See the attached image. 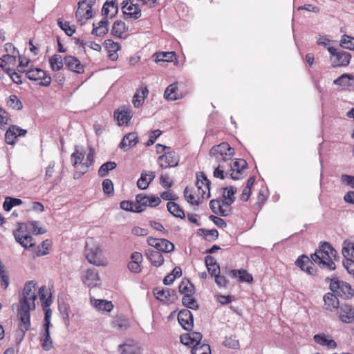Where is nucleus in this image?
<instances>
[{"instance_id": "2eb2a0df", "label": "nucleus", "mask_w": 354, "mask_h": 354, "mask_svg": "<svg viewBox=\"0 0 354 354\" xmlns=\"http://www.w3.org/2000/svg\"><path fill=\"white\" fill-rule=\"evenodd\" d=\"M203 338V335L200 332H192L190 333H185L181 335L180 337V342L187 346L192 349L194 346H196L201 343Z\"/></svg>"}, {"instance_id": "0e129e2a", "label": "nucleus", "mask_w": 354, "mask_h": 354, "mask_svg": "<svg viewBox=\"0 0 354 354\" xmlns=\"http://www.w3.org/2000/svg\"><path fill=\"white\" fill-rule=\"evenodd\" d=\"M46 286H41L39 290V293L40 295V299L42 301L43 308H48L53 302L52 297L50 296L48 298L46 299Z\"/></svg>"}, {"instance_id": "6ab92c4d", "label": "nucleus", "mask_w": 354, "mask_h": 354, "mask_svg": "<svg viewBox=\"0 0 354 354\" xmlns=\"http://www.w3.org/2000/svg\"><path fill=\"white\" fill-rule=\"evenodd\" d=\"M227 274L232 278H238L240 282H246L250 283L253 281L252 275L248 273L245 270H230Z\"/></svg>"}, {"instance_id": "bb28decb", "label": "nucleus", "mask_w": 354, "mask_h": 354, "mask_svg": "<svg viewBox=\"0 0 354 354\" xmlns=\"http://www.w3.org/2000/svg\"><path fill=\"white\" fill-rule=\"evenodd\" d=\"M129 28L124 21L116 20L113 24L111 35L119 38H122V34L127 32Z\"/></svg>"}, {"instance_id": "09e8293b", "label": "nucleus", "mask_w": 354, "mask_h": 354, "mask_svg": "<svg viewBox=\"0 0 354 354\" xmlns=\"http://www.w3.org/2000/svg\"><path fill=\"white\" fill-rule=\"evenodd\" d=\"M85 152L83 151H80L78 146L75 145V151L71 154V161L73 162V167H76L79 163H81L84 159Z\"/></svg>"}, {"instance_id": "412c9836", "label": "nucleus", "mask_w": 354, "mask_h": 354, "mask_svg": "<svg viewBox=\"0 0 354 354\" xmlns=\"http://www.w3.org/2000/svg\"><path fill=\"white\" fill-rule=\"evenodd\" d=\"M21 322L24 324L23 327H20L16 333V340L17 344L21 343L26 335V333L30 328V316L27 315V319H24V315H19Z\"/></svg>"}, {"instance_id": "f257e3e1", "label": "nucleus", "mask_w": 354, "mask_h": 354, "mask_svg": "<svg viewBox=\"0 0 354 354\" xmlns=\"http://www.w3.org/2000/svg\"><path fill=\"white\" fill-rule=\"evenodd\" d=\"M35 286V283L33 281L27 282L24 288L22 297L19 299L20 308L18 310V314L24 315V319H27V315L30 316L31 304L35 308V301L37 299Z\"/></svg>"}, {"instance_id": "5fc2aeb1", "label": "nucleus", "mask_w": 354, "mask_h": 354, "mask_svg": "<svg viewBox=\"0 0 354 354\" xmlns=\"http://www.w3.org/2000/svg\"><path fill=\"white\" fill-rule=\"evenodd\" d=\"M192 354H211L210 346L207 344L201 343L191 351Z\"/></svg>"}, {"instance_id": "e433bc0d", "label": "nucleus", "mask_w": 354, "mask_h": 354, "mask_svg": "<svg viewBox=\"0 0 354 354\" xmlns=\"http://www.w3.org/2000/svg\"><path fill=\"white\" fill-rule=\"evenodd\" d=\"M192 295H184L182 298L183 305L186 307L185 309L198 310L199 308V305Z\"/></svg>"}, {"instance_id": "680f3d73", "label": "nucleus", "mask_w": 354, "mask_h": 354, "mask_svg": "<svg viewBox=\"0 0 354 354\" xmlns=\"http://www.w3.org/2000/svg\"><path fill=\"white\" fill-rule=\"evenodd\" d=\"M209 156L214 157L216 161L219 163L225 162V159H224L223 153L220 151L219 146L218 145L212 147L209 151Z\"/></svg>"}, {"instance_id": "49530a36", "label": "nucleus", "mask_w": 354, "mask_h": 354, "mask_svg": "<svg viewBox=\"0 0 354 354\" xmlns=\"http://www.w3.org/2000/svg\"><path fill=\"white\" fill-rule=\"evenodd\" d=\"M184 197L186 201L193 205H198L200 204L199 200H196L193 194V189L187 186L183 192Z\"/></svg>"}, {"instance_id": "37998d69", "label": "nucleus", "mask_w": 354, "mask_h": 354, "mask_svg": "<svg viewBox=\"0 0 354 354\" xmlns=\"http://www.w3.org/2000/svg\"><path fill=\"white\" fill-rule=\"evenodd\" d=\"M50 241L46 239L43 241L37 248L35 247L34 252L36 257H41L48 254Z\"/></svg>"}, {"instance_id": "c85d7f7f", "label": "nucleus", "mask_w": 354, "mask_h": 354, "mask_svg": "<svg viewBox=\"0 0 354 354\" xmlns=\"http://www.w3.org/2000/svg\"><path fill=\"white\" fill-rule=\"evenodd\" d=\"M342 253L346 260H351L354 263V243L348 240L344 241Z\"/></svg>"}, {"instance_id": "f704fd0d", "label": "nucleus", "mask_w": 354, "mask_h": 354, "mask_svg": "<svg viewBox=\"0 0 354 354\" xmlns=\"http://www.w3.org/2000/svg\"><path fill=\"white\" fill-rule=\"evenodd\" d=\"M64 64V59H62V56L59 54H55L49 59V64L53 71L61 70Z\"/></svg>"}, {"instance_id": "f8f14e48", "label": "nucleus", "mask_w": 354, "mask_h": 354, "mask_svg": "<svg viewBox=\"0 0 354 354\" xmlns=\"http://www.w3.org/2000/svg\"><path fill=\"white\" fill-rule=\"evenodd\" d=\"M211 182L203 172L196 174V186L197 187L198 194L202 198H209L210 197Z\"/></svg>"}, {"instance_id": "cd10ccee", "label": "nucleus", "mask_w": 354, "mask_h": 354, "mask_svg": "<svg viewBox=\"0 0 354 354\" xmlns=\"http://www.w3.org/2000/svg\"><path fill=\"white\" fill-rule=\"evenodd\" d=\"M44 332L41 337V346L46 351H50L53 347V340L50 335V326H44Z\"/></svg>"}, {"instance_id": "6e6552de", "label": "nucleus", "mask_w": 354, "mask_h": 354, "mask_svg": "<svg viewBox=\"0 0 354 354\" xmlns=\"http://www.w3.org/2000/svg\"><path fill=\"white\" fill-rule=\"evenodd\" d=\"M149 245L156 248L158 252L169 253L174 250V245L166 239H157L149 236L147 239Z\"/></svg>"}, {"instance_id": "4c0bfd02", "label": "nucleus", "mask_w": 354, "mask_h": 354, "mask_svg": "<svg viewBox=\"0 0 354 354\" xmlns=\"http://www.w3.org/2000/svg\"><path fill=\"white\" fill-rule=\"evenodd\" d=\"M117 164L113 161H109L102 164L98 169V176L100 177H105L108 175L109 171L115 169Z\"/></svg>"}, {"instance_id": "20e7f679", "label": "nucleus", "mask_w": 354, "mask_h": 354, "mask_svg": "<svg viewBox=\"0 0 354 354\" xmlns=\"http://www.w3.org/2000/svg\"><path fill=\"white\" fill-rule=\"evenodd\" d=\"M84 254L86 260L91 264L97 266H106V261L100 243L94 241L93 239L90 242H86Z\"/></svg>"}, {"instance_id": "9b49d317", "label": "nucleus", "mask_w": 354, "mask_h": 354, "mask_svg": "<svg viewBox=\"0 0 354 354\" xmlns=\"http://www.w3.org/2000/svg\"><path fill=\"white\" fill-rule=\"evenodd\" d=\"M92 6L88 3L86 0L80 1L75 12V17L77 21H82L83 19H85L84 21L81 22V25H83L86 24V20L92 18Z\"/></svg>"}, {"instance_id": "e2e57ef3", "label": "nucleus", "mask_w": 354, "mask_h": 354, "mask_svg": "<svg viewBox=\"0 0 354 354\" xmlns=\"http://www.w3.org/2000/svg\"><path fill=\"white\" fill-rule=\"evenodd\" d=\"M10 118L9 113L2 107H0V129H5V126L8 124Z\"/></svg>"}, {"instance_id": "0eeeda50", "label": "nucleus", "mask_w": 354, "mask_h": 354, "mask_svg": "<svg viewBox=\"0 0 354 354\" xmlns=\"http://www.w3.org/2000/svg\"><path fill=\"white\" fill-rule=\"evenodd\" d=\"M136 0H124L122 3V12L124 15V19L129 18L134 20L141 17V9L138 3H134Z\"/></svg>"}, {"instance_id": "6e6d98bb", "label": "nucleus", "mask_w": 354, "mask_h": 354, "mask_svg": "<svg viewBox=\"0 0 354 354\" xmlns=\"http://www.w3.org/2000/svg\"><path fill=\"white\" fill-rule=\"evenodd\" d=\"M121 354H139V348L135 344H124L120 346Z\"/></svg>"}, {"instance_id": "1a4fd4ad", "label": "nucleus", "mask_w": 354, "mask_h": 354, "mask_svg": "<svg viewBox=\"0 0 354 354\" xmlns=\"http://www.w3.org/2000/svg\"><path fill=\"white\" fill-rule=\"evenodd\" d=\"M26 77L32 81H37L40 80L39 83L40 86H48L51 83V77L46 71L35 68L28 70L26 73Z\"/></svg>"}, {"instance_id": "f03ea898", "label": "nucleus", "mask_w": 354, "mask_h": 354, "mask_svg": "<svg viewBox=\"0 0 354 354\" xmlns=\"http://www.w3.org/2000/svg\"><path fill=\"white\" fill-rule=\"evenodd\" d=\"M333 246L329 243L321 242L319 248L310 255V257L320 268L335 270L336 269L335 262L333 260L326 261L330 259V252Z\"/></svg>"}, {"instance_id": "774afa93", "label": "nucleus", "mask_w": 354, "mask_h": 354, "mask_svg": "<svg viewBox=\"0 0 354 354\" xmlns=\"http://www.w3.org/2000/svg\"><path fill=\"white\" fill-rule=\"evenodd\" d=\"M28 225L31 227L32 233L35 235L43 234L46 232V230L39 227V221H30L28 223Z\"/></svg>"}, {"instance_id": "4468645a", "label": "nucleus", "mask_w": 354, "mask_h": 354, "mask_svg": "<svg viewBox=\"0 0 354 354\" xmlns=\"http://www.w3.org/2000/svg\"><path fill=\"white\" fill-rule=\"evenodd\" d=\"M178 321L187 331H191L194 327L193 315L189 309H182L178 314Z\"/></svg>"}, {"instance_id": "aec40b11", "label": "nucleus", "mask_w": 354, "mask_h": 354, "mask_svg": "<svg viewBox=\"0 0 354 354\" xmlns=\"http://www.w3.org/2000/svg\"><path fill=\"white\" fill-rule=\"evenodd\" d=\"M145 254L155 267H160L164 263L165 259L160 252L148 249L145 250Z\"/></svg>"}, {"instance_id": "864d4df0", "label": "nucleus", "mask_w": 354, "mask_h": 354, "mask_svg": "<svg viewBox=\"0 0 354 354\" xmlns=\"http://www.w3.org/2000/svg\"><path fill=\"white\" fill-rule=\"evenodd\" d=\"M223 345L228 348L239 349L240 348L239 342L234 336L225 337Z\"/></svg>"}, {"instance_id": "c03bdc74", "label": "nucleus", "mask_w": 354, "mask_h": 354, "mask_svg": "<svg viewBox=\"0 0 354 354\" xmlns=\"http://www.w3.org/2000/svg\"><path fill=\"white\" fill-rule=\"evenodd\" d=\"M230 171L237 173H242L248 167V162L244 159H237L232 164H230Z\"/></svg>"}, {"instance_id": "4d7b16f0", "label": "nucleus", "mask_w": 354, "mask_h": 354, "mask_svg": "<svg viewBox=\"0 0 354 354\" xmlns=\"http://www.w3.org/2000/svg\"><path fill=\"white\" fill-rule=\"evenodd\" d=\"M342 48L354 50V38L347 35H344L340 41Z\"/></svg>"}, {"instance_id": "dca6fc26", "label": "nucleus", "mask_w": 354, "mask_h": 354, "mask_svg": "<svg viewBox=\"0 0 354 354\" xmlns=\"http://www.w3.org/2000/svg\"><path fill=\"white\" fill-rule=\"evenodd\" d=\"M64 62L68 69L77 74H82L84 71V66L80 61L74 56L66 55L64 57Z\"/></svg>"}, {"instance_id": "bf43d9fd", "label": "nucleus", "mask_w": 354, "mask_h": 354, "mask_svg": "<svg viewBox=\"0 0 354 354\" xmlns=\"http://www.w3.org/2000/svg\"><path fill=\"white\" fill-rule=\"evenodd\" d=\"M13 236L15 237V241L19 243L23 248H26L27 246L24 243V241H33V238L29 234H17V232H13Z\"/></svg>"}, {"instance_id": "a211bd4d", "label": "nucleus", "mask_w": 354, "mask_h": 354, "mask_svg": "<svg viewBox=\"0 0 354 354\" xmlns=\"http://www.w3.org/2000/svg\"><path fill=\"white\" fill-rule=\"evenodd\" d=\"M139 141L137 133L131 132L126 134L121 140L119 147L124 151L135 147Z\"/></svg>"}, {"instance_id": "ddd939ff", "label": "nucleus", "mask_w": 354, "mask_h": 354, "mask_svg": "<svg viewBox=\"0 0 354 354\" xmlns=\"http://www.w3.org/2000/svg\"><path fill=\"white\" fill-rule=\"evenodd\" d=\"M337 315L340 321L351 324L354 321V308L348 304H340L337 309Z\"/></svg>"}, {"instance_id": "338daca9", "label": "nucleus", "mask_w": 354, "mask_h": 354, "mask_svg": "<svg viewBox=\"0 0 354 354\" xmlns=\"http://www.w3.org/2000/svg\"><path fill=\"white\" fill-rule=\"evenodd\" d=\"M104 45L105 48H106L109 50V53H116L121 48L119 43L114 42L112 39H106L104 42Z\"/></svg>"}, {"instance_id": "13d9d810", "label": "nucleus", "mask_w": 354, "mask_h": 354, "mask_svg": "<svg viewBox=\"0 0 354 354\" xmlns=\"http://www.w3.org/2000/svg\"><path fill=\"white\" fill-rule=\"evenodd\" d=\"M223 189L224 191H227V195H225V194H223V198L225 200H230V203H234L236 199L234 194L236 193L237 189L235 187L229 186L223 187Z\"/></svg>"}, {"instance_id": "de8ad7c7", "label": "nucleus", "mask_w": 354, "mask_h": 354, "mask_svg": "<svg viewBox=\"0 0 354 354\" xmlns=\"http://www.w3.org/2000/svg\"><path fill=\"white\" fill-rule=\"evenodd\" d=\"M167 288H160L159 287H156L153 289V294L155 296L156 299L160 301L161 302H164L167 304Z\"/></svg>"}, {"instance_id": "7ed1b4c3", "label": "nucleus", "mask_w": 354, "mask_h": 354, "mask_svg": "<svg viewBox=\"0 0 354 354\" xmlns=\"http://www.w3.org/2000/svg\"><path fill=\"white\" fill-rule=\"evenodd\" d=\"M326 283H329V289L334 292L337 297L344 299H351L354 297V290L351 286L339 279L336 274L325 279Z\"/></svg>"}, {"instance_id": "423d86ee", "label": "nucleus", "mask_w": 354, "mask_h": 354, "mask_svg": "<svg viewBox=\"0 0 354 354\" xmlns=\"http://www.w3.org/2000/svg\"><path fill=\"white\" fill-rule=\"evenodd\" d=\"M330 55V62L333 67L347 66L351 59V55L346 51H337L335 47L328 48Z\"/></svg>"}, {"instance_id": "39448f33", "label": "nucleus", "mask_w": 354, "mask_h": 354, "mask_svg": "<svg viewBox=\"0 0 354 354\" xmlns=\"http://www.w3.org/2000/svg\"><path fill=\"white\" fill-rule=\"evenodd\" d=\"M112 7V8L114 10L113 12L111 13L110 17L111 19L115 17V15L118 14V6L117 0H111V1H106L102 8V15L103 16V18L100 21L98 22L97 26H95V28H105V32H109V8Z\"/></svg>"}, {"instance_id": "a18cd8bd", "label": "nucleus", "mask_w": 354, "mask_h": 354, "mask_svg": "<svg viewBox=\"0 0 354 354\" xmlns=\"http://www.w3.org/2000/svg\"><path fill=\"white\" fill-rule=\"evenodd\" d=\"M14 125H11L6 131L5 141L8 145H14L17 142V133L15 132Z\"/></svg>"}, {"instance_id": "3c124183", "label": "nucleus", "mask_w": 354, "mask_h": 354, "mask_svg": "<svg viewBox=\"0 0 354 354\" xmlns=\"http://www.w3.org/2000/svg\"><path fill=\"white\" fill-rule=\"evenodd\" d=\"M57 26L69 37H71L75 32V28L71 27L69 22H64L62 18L57 19Z\"/></svg>"}, {"instance_id": "69168bd1", "label": "nucleus", "mask_w": 354, "mask_h": 354, "mask_svg": "<svg viewBox=\"0 0 354 354\" xmlns=\"http://www.w3.org/2000/svg\"><path fill=\"white\" fill-rule=\"evenodd\" d=\"M94 162V151L93 149H90L87 156L86 161L82 165V167L84 168L83 174L87 172L88 168L93 165Z\"/></svg>"}, {"instance_id": "72a5a7b5", "label": "nucleus", "mask_w": 354, "mask_h": 354, "mask_svg": "<svg viewBox=\"0 0 354 354\" xmlns=\"http://www.w3.org/2000/svg\"><path fill=\"white\" fill-rule=\"evenodd\" d=\"M197 233L200 236H203V238L209 242L214 241L218 237V232L216 229L209 230L204 228H199L197 230Z\"/></svg>"}, {"instance_id": "5701e85b", "label": "nucleus", "mask_w": 354, "mask_h": 354, "mask_svg": "<svg viewBox=\"0 0 354 354\" xmlns=\"http://www.w3.org/2000/svg\"><path fill=\"white\" fill-rule=\"evenodd\" d=\"M315 343L321 346H325L328 348H335L337 346L336 342L334 339H328L324 333L316 334L313 337Z\"/></svg>"}, {"instance_id": "4be33fe9", "label": "nucleus", "mask_w": 354, "mask_h": 354, "mask_svg": "<svg viewBox=\"0 0 354 354\" xmlns=\"http://www.w3.org/2000/svg\"><path fill=\"white\" fill-rule=\"evenodd\" d=\"M155 62L160 65H162L165 62H171L176 59V54L174 51L170 52H159L153 55Z\"/></svg>"}, {"instance_id": "393cba45", "label": "nucleus", "mask_w": 354, "mask_h": 354, "mask_svg": "<svg viewBox=\"0 0 354 354\" xmlns=\"http://www.w3.org/2000/svg\"><path fill=\"white\" fill-rule=\"evenodd\" d=\"M164 97L168 100H176L182 97L181 95L178 93V83L175 82L169 85L164 93Z\"/></svg>"}, {"instance_id": "603ef678", "label": "nucleus", "mask_w": 354, "mask_h": 354, "mask_svg": "<svg viewBox=\"0 0 354 354\" xmlns=\"http://www.w3.org/2000/svg\"><path fill=\"white\" fill-rule=\"evenodd\" d=\"M313 259H310L308 256L303 254L297 259L295 264L303 271L305 270L306 266L313 265Z\"/></svg>"}, {"instance_id": "052dcab7", "label": "nucleus", "mask_w": 354, "mask_h": 354, "mask_svg": "<svg viewBox=\"0 0 354 354\" xmlns=\"http://www.w3.org/2000/svg\"><path fill=\"white\" fill-rule=\"evenodd\" d=\"M102 189L104 194L111 196L113 194L114 188L113 183L111 179L106 178L102 182Z\"/></svg>"}, {"instance_id": "ea45409f", "label": "nucleus", "mask_w": 354, "mask_h": 354, "mask_svg": "<svg viewBox=\"0 0 354 354\" xmlns=\"http://www.w3.org/2000/svg\"><path fill=\"white\" fill-rule=\"evenodd\" d=\"M7 106L15 110H21L23 109V104L18 97L13 94L10 95L6 100Z\"/></svg>"}, {"instance_id": "a19ab883", "label": "nucleus", "mask_w": 354, "mask_h": 354, "mask_svg": "<svg viewBox=\"0 0 354 354\" xmlns=\"http://www.w3.org/2000/svg\"><path fill=\"white\" fill-rule=\"evenodd\" d=\"M22 203V201L19 198L7 196L3 203V207L5 211L9 212L13 207L20 205Z\"/></svg>"}, {"instance_id": "8fccbe9b", "label": "nucleus", "mask_w": 354, "mask_h": 354, "mask_svg": "<svg viewBox=\"0 0 354 354\" xmlns=\"http://www.w3.org/2000/svg\"><path fill=\"white\" fill-rule=\"evenodd\" d=\"M113 326L120 330H125L129 326V320L124 317H117L113 322Z\"/></svg>"}, {"instance_id": "2f4dec72", "label": "nucleus", "mask_w": 354, "mask_h": 354, "mask_svg": "<svg viewBox=\"0 0 354 354\" xmlns=\"http://www.w3.org/2000/svg\"><path fill=\"white\" fill-rule=\"evenodd\" d=\"M351 80H354V75L350 73H344L333 81V84L348 88L352 86Z\"/></svg>"}, {"instance_id": "f3484780", "label": "nucleus", "mask_w": 354, "mask_h": 354, "mask_svg": "<svg viewBox=\"0 0 354 354\" xmlns=\"http://www.w3.org/2000/svg\"><path fill=\"white\" fill-rule=\"evenodd\" d=\"M323 299L324 301V309L330 312L336 310L340 305L337 296L333 292L326 293Z\"/></svg>"}, {"instance_id": "9d476101", "label": "nucleus", "mask_w": 354, "mask_h": 354, "mask_svg": "<svg viewBox=\"0 0 354 354\" xmlns=\"http://www.w3.org/2000/svg\"><path fill=\"white\" fill-rule=\"evenodd\" d=\"M180 160L178 154L174 151L164 153L158 158V164L162 169L175 167Z\"/></svg>"}, {"instance_id": "b1692460", "label": "nucleus", "mask_w": 354, "mask_h": 354, "mask_svg": "<svg viewBox=\"0 0 354 354\" xmlns=\"http://www.w3.org/2000/svg\"><path fill=\"white\" fill-rule=\"evenodd\" d=\"M155 178V174L153 171L147 174L145 171L142 172L140 178L137 181V186L140 189H146L151 182Z\"/></svg>"}, {"instance_id": "473e14b6", "label": "nucleus", "mask_w": 354, "mask_h": 354, "mask_svg": "<svg viewBox=\"0 0 354 354\" xmlns=\"http://www.w3.org/2000/svg\"><path fill=\"white\" fill-rule=\"evenodd\" d=\"M131 115L130 112L126 111L116 110L114 111V118L118 121V125L122 126L123 124H128L129 122L131 119Z\"/></svg>"}, {"instance_id": "7c9ffc66", "label": "nucleus", "mask_w": 354, "mask_h": 354, "mask_svg": "<svg viewBox=\"0 0 354 354\" xmlns=\"http://www.w3.org/2000/svg\"><path fill=\"white\" fill-rule=\"evenodd\" d=\"M167 208L168 212L174 216L182 219L185 218L183 209L176 203L174 201L167 202Z\"/></svg>"}, {"instance_id": "a878e982", "label": "nucleus", "mask_w": 354, "mask_h": 354, "mask_svg": "<svg viewBox=\"0 0 354 354\" xmlns=\"http://www.w3.org/2000/svg\"><path fill=\"white\" fill-rule=\"evenodd\" d=\"M148 200L149 196L145 194H137L136 196L135 213H140L143 212L147 207H149Z\"/></svg>"}, {"instance_id": "c9c22d12", "label": "nucleus", "mask_w": 354, "mask_h": 354, "mask_svg": "<svg viewBox=\"0 0 354 354\" xmlns=\"http://www.w3.org/2000/svg\"><path fill=\"white\" fill-rule=\"evenodd\" d=\"M218 145L219 146L220 151L223 153L224 159H225V162L231 160L234 154V149L231 147L226 142H221Z\"/></svg>"}, {"instance_id": "79ce46f5", "label": "nucleus", "mask_w": 354, "mask_h": 354, "mask_svg": "<svg viewBox=\"0 0 354 354\" xmlns=\"http://www.w3.org/2000/svg\"><path fill=\"white\" fill-rule=\"evenodd\" d=\"M85 279L88 281V286H95L100 280L99 275L95 269H88L86 272Z\"/></svg>"}, {"instance_id": "c756f323", "label": "nucleus", "mask_w": 354, "mask_h": 354, "mask_svg": "<svg viewBox=\"0 0 354 354\" xmlns=\"http://www.w3.org/2000/svg\"><path fill=\"white\" fill-rule=\"evenodd\" d=\"M178 291L184 295H194L195 293V287L189 279H184L178 286Z\"/></svg>"}, {"instance_id": "58836bf2", "label": "nucleus", "mask_w": 354, "mask_h": 354, "mask_svg": "<svg viewBox=\"0 0 354 354\" xmlns=\"http://www.w3.org/2000/svg\"><path fill=\"white\" fill-rule=\"evenodd\" d=\"M94 305L97 310L104 312H110L113 308L111 301L104 299H96Z\"/></svg>"}]
</instances>
